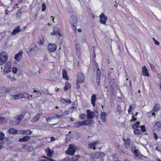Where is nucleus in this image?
Instances as JSON below:
<instances>
[{"label":"nucleus","instance_id":"obj_1","mask_svg":"<svg viewBox=\"0 0 161 161\" xmlns=\"http://www.w3.org/2000/svg\"><path fill=\"white\" fill-rule=\"evenodd\" d=\"M38 50L36 45L35 44H31L29 47V50L27 51V53L30 56H32L35 54Z\"/></svg>","mask_w":161,"mask_h":161},{"label":"nucleus","instance_id":"obj_2","mask_svg":"<svg viewBox=\"0 0 161 161\" xmlns=\"http://www.w3.org/2000/svg\"><path fill=\"white\" fill-rule=\"evenodd\" d=\"M8 60V56L6 52L3 51L0 53V65L5 64Z\"/></svg>","mask_w":161,"mask_h":161},{"label":"nucleus","instance_id":"obj_3","mask_svg":"<svg viewBox=\"0 0 161 161\" xmlns=\"http://www.w3.org/2000/svg\"><path fill=\"white\" fill-rule=\"evenodd\" d=\"M77 149V147L75 146L74 144H70L69 146V148L66 151V153L69 155H73L75 153L76 150Z\"/></svg>","mask_w":161,"mask_h":161},{"label":"nucleus","instance_id":"obj_4","mask_svg":"<svg viewBox=\"0 0 161 161\" xmlns=\"http://www.w3.org/2000/svg\"><path fill=\"white\" fill-rule=\"evenodd\" d=\"M30 95L26 93H19L17 94L12 95L14 99H19L22 98H29Z\"/></svg>","mask_w":161,"mask_h":161},{"label":"nucleus","instance_id":"obj_5","mask_svg":"<svg viewBox=\"0 0 161 161\" xmlns=\"http://www.w3.org/2000/svg\"><path fill=\"white\" fill-rule=\"evenodd\" d=\"M108 80L110 92L111 93V95H113L114 93V84H115L114 81V79L112 78L111 77H109L108 78Z\"/></svg>","mask_w":161,"mask_h":161},{"label":"nucleus","instance_id":"obj_6","mask_svg":"<svg viewBox=\"0 0 161 161\" xmlns=\"http://www.w3.org/2000/svg\"><path fill=\"white\" fill-rule=\"evenodd\" d=\"M69 22L71 25H72V26L76 30V27L77 22V18L74 15L71 16L69 19Z\"/></svg>","mask_w":161,"mask_h":161},{"label":"nucleus","instance_id":"obj_7","mask_svg":"<svg viewBox=\"0 0 161 161\" xmlns=\"http://www.w3.org/2000/svg\"><path fill=\"white\" fill-rule=\"evenodd\" d=\"M11 63L10 62H8L5 64L3 69L4 74H6L10 71V69L11 68Z\"/></svg>","mask_w":161,"mask_h":161},{"label":"nucleus","instance_id":"obj_8","mask_svg":"<svg viewBox=\"0 0 161 161\" xmlns=\"http://www.w3.org/2000/svg\"><path fill=\"white\" fill-rule=\"evenodd\" d=\"M84 81V74L81 72L79 73L77 75V79L76 81L82 83Z\"/></svg>","mask_w":161,"mask_h":161},{"label":"nucleus","instance_id":"obj_9","mask_svg":"<svg viewBox=\"0 0 161 161\" xmlns=\"http://www.w3.org/2000/svg\"><path fill=\"white\" fill-rule=\"evenodd\" d=\"M101 71L99 68L97 69L96 80L97 86H99L100 85Z\"/></svg>","mask_w":161,"mask_h":161},{"label":"nucleus","instance_id":"obj_10","mask_svg":"<svg viewBox=\"0 0 161 161\" xmlns=\"http://www.w3.org/2000/svg\"><path fill=\"white\" fill-rule=\"evenodd\" d=\"M47 48L49 52H53L56 49L57 45L54 44H49L48 45Z\"/></svg>","mask_w":161,"mask_h":161},{"label":"nucleus","instance_id":"obj_11","mask_svg":"<svg viewBox=\"0 0 161 161\" xmlns=\"http://www.w3.org/2000/svg\"><path fill=\"white\" fill-rule=\"evenodd\" d=\"M100 22L102 24H105L106 21L107 20V17L103 13H102L99 16Z\"/></svg>","mask_w":161,"mask_h":161},{"label":"nucleus","instance_id":"obj_12","mask_svg":"<svg viewBox=\"0 0 161 161\" xmlns=\"http://www.w3.org/2000/svg\"><path fill=\"white\" fill-rule=\"evenodd\" d=\"M105 154L101 152H96L93 155V158H98L103 157Z\"/></svg>","mask_w":161,"mask_h":161},{"label":"nucleus","instance_id":"obj_13","mask_svg":"<svg viewBox=\"0 0 161 161\" xmlns=\"http://www.w3.org/2000/svg\"><path fill=\"white\" fill-rule=\"evenodd\" d=\"M23 53V52L22 51H20L16 54L14 57L15 60L18 62L20 61L21 59Z\"/></svg>","mask_w":161,"mask_h":161},{"label":"nucleus","instance_id":"obj_14","mask_svg":"<svg viewBox=\"0 0 161 161\" xmlns=\"http://www.w3.org/2000/svg\"><path fill=\"white\" fill-rule=\"evenodd\" d=\"M142 75L145 76H149V75L148 73V70L145 66H143L142 67Z\"/></svg>","mask_w":161,"mask_h":161},{"label":"nucleus","instance_id":"obj_15","mask_svg":"<svg viewBox=\"0 0 161 161\" xmlns=\"http://www.w3.org/2000/svg\"><path fill=\"white\" fill-rule=\"evenodd\" d=\"M87 118L88 119H92L93 118L94 115V113L91 110L87 109Z\"/></svg>","mask_w":161,"mask_h":161},{"label":"nucleus","instance_id":"obj_16","mask_svg":"<svg viewBox=\"0 0 161 161\" xmlns=\"http://www.w3.org/2000/svg\"><path fill=\"white\" fill-rule=\"evenodd\" d=\"M97 143V141H93L90 143L88 145V148L95 150L96 149L95 147L96 146Z\"/></svg>","mask_w":161,"mask_h":161},{"label":"nucleus","instance_id":"obj_17","mask_svg":"<svg viewBox=\"0 0 161 161\" xmlns=\"http://www.w3.org/2000/svg\"><path fill=\"white\" fill-rule=\"evenodd\" d=\"M107 114L105 112H102L100 115V118L103 122H105L106 121Z\"/></svg>","mask_w":161,"mask_h":161},{"label":"nucleus","instance_id":"obj_18","mask_svg":"<svg viewBox=\"0 0 161 161\" xmlns=\"http://www.w3.org/2000/svg\"><path fill=\"white\" fill-rule=\"evenodd\" d=\"M26 114V111H22L21 114L16 116L18 119L19 121L20 122L23 119Z\"/></svg>","mask_w":161,"mask_h":161},{"label":"nucleus","instance_id":"obj_19","mask_svg":"<svg viewBox=\"0 0 161 161\" xmlns=\"http://www.w3.org/2000/svg\"><path fill=\"white\" fill-rule=\"evenodd\" d=\"M160 108L161 107L159 104L157 103L155 104L153 110L149 112V113H151L152 112H156L160 109Z\"/></svg>","mask_w":161,"mask_h":161},{"label":"nucleus","instance_id":"obj_20","mask_svg":"<svg viewBox=\"0 0 161 161\" xmlns=\"http://www.w3.org/2000/svg\"><path fill=\"white\" fill-rule=\"evenodd\" d=\"M96 100V95L95 94H93L91 97V102L94 107H95V101Z\"/></svg>","mask_w":161,"mask_h":161},{"label":"nucleus","instance_id":"obj_21","mask_svg":"<svg viewBox=\"0 0 161 161\" xmlns=\"http://www.w3.org/2000/svg\"><path fill=\"white\" fill-rule=\"evenodd\" d=\"M20 28V27L19 26L15 28L13 31L11 33V34L13 35H14L17 33L20 32L21 30Z\"/></svg>","mask_w":161,"mask_h":161},{"label":"nucleus","instance_id":"obj_22","mask_svg":"<svg viewBox=\"0 0 161 161\" xmlns=\"http://www.w3.org/2000/svg\"><path fill=\"white\" fill-rule=\"evenodd\" d=\"M31 139V137L29 136H25L23 137V138L19 139V141L20 142H25L28 141Z\"/></svg>","mask_w":161,"mask_h":161},{"label":"nucleus","instance_id":"obj_23","mask_svg":"<svg viewBox=\"0 0 161 161\" xmlns=\"http://www.w3.org/2000/svg\"><path fill=\"white\" fill-rule=\"evenodd\" d=\"M44 40L43 36H41L38 38L37 43L40 46H42L44 44Z\"/></svg>","mask_w":161,"mask_h":161},{"label":"nucleus","instance_id":"obj_24","mask_svg":"<svg viewBox=\"0 0 161 161\" xmlns=\"http://www.w3.org/2000/svg\"><path fill=\"white\" fill-rule=\"evenodd\" d=\"M13 121H11L10 122V124L12 125H17L19 124L20 123V121H19V120L17 117H14L13 119Z\"/></svg>","mask_w":161,"mask_h":161},{"label":"nucleus","instance_id":"obj_25","mask_svg":"<svg viewBox=\"0 0 161 161\" xmlns=\"http://www.w3.org/2000/svg\"><path fill=\"white\" fill-rule=\"evenodd\" d=\"M123 140L125 142V146L126 148H129L130 145V140L129 138L127 139L126 140L125 139H124Z\"/></svg>","mask_w":161,"mask_h":161},{"label":"nucleus","instance_id":"obj_26","mask_svg":"<svg viewBox=\"0 0 161 161\" xmlns=\"http://www.w3.org/2000/svg\"><path fill=\"white\" fill-rule=\"evenodd\" d=\"M62 75L63 78L66 80H68V77L67 75V72L65 69H63L62 70Z\"/></svg>","mask_w":161,"mask_h":161},{"label":"nucleus","instance_id":"obj_27","mask_svg":"<svg viewBox=\"0 0 161 161\" xmlns=\"http://www.w3.org/2000/svg\"><path fill=\"white\" fill-rule=\"evenodd\" d=\"M41 115V114L40 113L37 114L35 117L33 118L32 122H35L38 121L40 118Z\"/></svg>","mask_w":161,"mask_h":161},{"label":"nucleus","instance_id":"obj_28","mask_svg":"<svg viewBox=\"0 0 161 161\" xmlns=\"http://www.w3.org/2000/svg\"><path fill=\"white\" fill-rule=\"evenodd\" d=\"M46 151L47 153V157L49 158H51L53 154V152H52L49 148H48L47 150H46Z\"/></svg>","mask_w":161,"mask_h":161},{"label":"nucleus","instance_id":"obj_29","mask_svg":"<svg viewBox=\"0 0 161 161\" xmlns=\"http://www.w3.org/2000/svg\"><path fill=\"white\" fill-rule=\"evenodd\" d=\"M17 131L15 129L12 128L8 129L7 130V132L9 134H14L17 133Z\"/></svg>","mask_w":161,"mask_h":161},{"label":"nucleus","instance_id":"obj_30","mask_svg":"<svg viewBox=\"0 0 161 161\" xmlns=\"http://www.w3.org/2000/svg\"><path fill=\"white\" fill-rule=\"evenodd\" d=\"M5 134H4L1 132L0 131V142L1 143H4V138Z\"/></svg>","mask_w":161,"mask_h":161},{"label":"nucleus","instance_id":"obj_31","mask_svg":"<svg viewBox=\"0 0 161 161\" xmlns=\"http://www.w3.org/2000/svg\"><path fill=\"white\" fill-rule=\"evenodd\" d=\"M22 134L24 135H30L32 133V132L29 130H22Z\"/></svg>","mask_w":161,"mask_h":161},{"label":"nucleus","instance_id":"obj_32","mask_svg":"<svg viewBox=\"0 0 161 161\" xmlns=\"http://www.w3.org/2000/svg\"><path fill=\"white\" fill-rule=\"evenodd\" d=\"M161 127V124L160 122L159 121H157L155 123L153 127L155 129H158L159 128Z\"/></svg>","mask_w":161,"mask_h":161},{"label":"nucleus","instance_id":"obj_33","mask_svg":"<svg viewBox=\"0 0 161 161\" xmlns=\"http://www.w3.org/2000/svg\"><path fill=\"white\" fill-rule=\"evenodd\" d=\"M51 34L52 35H58L59 36H62L60 33V31H53V32H51Z\"/></svg>","mask_w":161,"mask_h":161},{"label":"nucleus","instance_id":"obj_34","mask_svg":"<svg viewBox=\"0 0 161 161\" xmlns=\"http://www.w3.org/2000/svg\"><path fill=\"white\" fill-rule=\"evenodd\" d=\"M6 119L2 117H0V124H4L7 123Z\"/></svg>","mask_w":161,"mask_h":161},{"label":"nucleus","instance_id":"obj_35","mask_svg":"<svg viewBox=\"0 0 161 161\" xmlns=\"http://www.w3.org/2000/svg\"><path fill=\"white\" fill-rule=\"evenodd\" d=\"M135 105H133V106H132L131 105H130L129 108L128 110L129 114H131L132 110H134L135 109Z\"/></svg>","mask_w":161,"mask_h":161},{"label":"nucleus","instance_id":"obj_36","mask_svg":"<svg viewBox=\"0 0 161 161\" xmlns=\"http://www.w3.org/2000/svg\"><path fill=\"white\" fill-rule=\"evenodd\" d=\"M80 157V156L79 155L74 156L71 158L70 161H77Z\"/></svg>","mask_w":161,"mask_h":161},{"label":"nucleus","instance_id":"obj_37","mask_svg":"<svg viewBox=\"0 0 161 161\" xmlns=\"http://www.w3.org/2000/svg\"><path fill=\"white\" fill-rule=\"evenodd\" d=\"M140 123L138 122H136L135 123L133 124L132 126V127L134 129H135L138 128L139 126Z\"/></svg>","mask_w":161,"mask_h":161},{"label":"nucleus","instance_id":"obj_38","mask_svg":"<svg viewBox=\"0 0 161 161\" xmlns=\"http://www.w3.org/2000/svg\"><path fill=\"white\" fill-rule=\"evenodd\" d=\"M76 127L79 128L81 126L83 125L82 121H78L74 123Z\"/></svg>","mask_w":161,"mask_h":161},{"label":"nucleus","instance_id":"obj_39","mask_svg":"<svg viewBox=\"0 0 161 161\" xmlns=\"http://www.w3.org/2000/svg\"><path fill=\"white\" fill-rule=\"evenodd\" d=\"M61 101L63 103V101H64L65 102L68 103H70L71 102L70 100L67 99L66 98H63L61 99Z\"/></svg>","mask_w":161,"mask_h":161},{"label":"nucleus","instance_id":"obj_40","mask_svg":"<svg viewBox=\"0 0 161 161\" xmlns=\"http://www.w3.org/2000/svg\"><path fill=\"white\" fill-rule=\"evenodd\" d=\"M82 123L83 125H88L91 123L90 121L88 119H86L82 121Z\"/></svg>","mask_w":161,"mask_h":161},{"label":"nucleus","instance_id":"obj_41","mask_svg":"<svg viewBox=\"0 0 161 161\" xmlns=\"http://www.w3.org/2000/svg\"><path fill=\"white\" fill-rule=\"evenodd\" d=\"M134 132L135 134H140L141 133L140 130L137 128L135 129Z\"/></svg>","mask_w":161,"mask_h":161},{"label":"nucleus","instance_id":"obj_42","mask_svg":"<svg viewBox=\"0 0 161 161\" xmlns=\"http://www.w3.org/2000/svg\"><path fill=\"white\" fill-rule=\"evenodd\" d=\"M27 7L25 6H22L19 10H18V11L20 13L24 12L26 9Z\"/></svg>","mask_w":161,"mask_h":161},{"label":"nucleus","instance_id":"obj_43","mask_svg":"<svg viewBox=\"0 0 161 161\" xmlns=\"http://www.w3.org/2000/svg\"><path fill=\"white\" fill-rule=\"evenodd\" d=\"M7 78L9 79L11 81H14L16 79L15 77L11 76L10 75H8Z\"/></svg>","mask_w":161,"mask_h":161},{"label":"nucleus","instance_id":"obj_44","mask_svg":"<svg viewBox=\"0 0 161 161\" xmlns=\"http://www.w3.org/2000/svg\"><path fill=\"white\" fill-rule=\"evenodd\" d=\"M80 118L81 119H84L86 118V115L85 114H81L79 115Z\"/></svg>","mask_w":161,"mask_h":161},{"label":"nucleus","instance_id":"obj_45","mask_svg":"<svg viewBox=\"0 0 161 161\" xmlns=\"http://www.w3.org/2000/svg\"><path fill=\"white\" fill-rule=\"evenodd\" d=\"M63 114H56L55 115L54 117H53L54 119H56L57 118H61L63 117Z\"/></svg>","mask_w":161,"mask_h":161},{"label":"nucleus","instance_id":"obj_46","mask_svg":"<svg viewBox=\"0 0 161 161\" xmlns=\"http://www.w3.org/2000/svg\"><path fill=\"white\" fill-rule=\"evenodd\" d=\"M46 9V5L44 3H43L42 4V12H44L45 11Z\"/></svg>","mask_w":161,"mask_h":161},{"label":"nucleus","instance_id":"obj_47","mask_svg":"<svg viewBox=\"0 0 161 161\" xmlns=\"http://www.w3.org/2000/svg\"><path fill=\"white\" fill-rule=\"evenodd\" d=\"M140 128L141 129V131L142 132H143L145 131V127L144 125H142L141 126Z\"/></svg>","mask_w":161,"mask_h":161},{"label":"nucleus","instance_id":"obj_48","mask_svg":"<svg viewBox=\"0 0 161 161\" xmlns=\"http://www.w3.org/2000/svg\"><path fill=\"white\" fill-rule=\"evenodd\" d=\"M17 71V69L16 67H13L12 68V72L14 74H16Z\"/></svg>","mask_w":161,"mask_h":161},{"label":"nucleus","instance_id":"obj_49","mask_svg":"<svg viewBox=\"0 0 161 161\" xmlns=\"http://www.w3.org/2000/svg\"><path fill=\"white\" fill-rule=\"evenodd\" d=\"M54 118L53 117H48V118L46 119V121L47 122H48L49 121H51L53 119H54Z\"/></svg>","mask_w":161,"mask_h":161},{"label":"nucleus","instance_id":"obj_50","mask_svg":"<svg viewBox=\"0 0 161 161\" xmlns=\"http://www.w3.org/2000/svg\"><path fill=\"white\" fill-rule=\"evenodd\" d=\"M69 88V86H67V83H66L64 87V90L65 91H67Z\"/></svg>","mask_w":161,"mask_h":161},{"label":"nucleus","instance_id":"obj_51","mask_svg":"<svg viewBox=\"0 0 161 161\" xmlns=\"http://www.w3.org/2000/svg\"><path fill=\"white\" fill-rule=\"evenodd\" d=\"M136 119H137L136 118H134V115H133L132 117V119L130 120V121L132 122H135Z\"/></svg>","mask_w":161,"mask_h":161},{"label":"nucleus","instance_id":"obj_52","mask_svg":"<svg viewBox=\"0 0 161 161\" xmlns=\"http://www.w3.org/2000/svg\"><path fill=\"white\" fill-rule=\"evenodd\" d=\"M78 46H79L78 45V44L76 45L75 47H76V53H79L80 52L79 49L77 48V47H78Z\"/></svg>","mask_w":161,"mask_h":161},{"label":"nucleus","instance_id":"obj_53","mask_svg":"<svg viewBox=\"0 0 161 161\" xmlns=\"http://www.w3.org/2000/svg\"><path fill=\"white\" fill-rule=\"evenodd\" d=\"M53 31H60V29L58 27H55L53 28Z\"/></svg>","mask_w":161,"mask_h":161},{"label":"nucleus","instance_id":"obj_54","mask_svg":"<svg viewBox=\"0 0 161 161\" xmlns=\"http://www.w3.org/2000/svg\"><path fill=\"white\" fill-rule=\"evenodd\" d=\"M134 153L135 156L136 157H138L139 156V155L138 153V150H135L134 152Z\"/></svg>","mask_w":161,"mask_h":161},{"label":"nucleus","instance_id":"obj_55","mask_svg":"<svg viewBox=\"0 0 161 161\" xmlns=\"http://www.w3.org/2000/svg\"><path fill=\"white\" fill-rule=\"evenodd\" d=\"M154 136V138L156 140H157L158 139V136L155 132H154L153 134Z\"/></svg>","mask_w":161,"mask_h":161},{"label":"nucleus","instance_id":"obj_56","mask_svg":"<svg viewBox=\"0 0 161 161\" xmlns=\"http://www.w3.org/2000/svg\"><path fill=\"white\" fill-rule=\"evenodd\" d=\"M80 83V82H78L76 81V87L78 89H79L80 88V86L79 85Z\"/></svg>","mask_w":161,"mask_h":161},{"label":"nucleus","instance_id":"obj_57","mask_svg":"<svg viewBox=\"0 0 161 161\" xmlns=\"http://www.w3.org/2000/svg\"><path fill=\"white\" fill-rule=\"evenodd\" d=\"M33 150V148L32 147L30 146L28 148V151L30 152H31Z\"/></svg>","mask_w":161,"mask_h":161},{"label":"nucleus","instance_id":"obj_58","mask_svg":"<svg viewBox=\"0 0 161 161\" xmlns=\"http://www.w3.org/2000/svg\"><path fill=\"white\" fill-rule=\"evenodd\" d=\"M70 160L71 158H70L69 157H67L64 159L65 161H70Z\"/></svg>","mask_w":161,"mask_h":161},{"label":"nucleus","instance_id":"obj_59","mask_svg":"<svg viewBox=\"0 0 161 161\" xmlns=\"http://www.w3.org/2000/svg\"><path fill=\"white\" fill-rule=\"evenodd\" d=\"M45 158H46L47 159H48V161H56L52 158H48L47 157H45Z\"/></svg>","mask_w":161,"mask_h":161},{"label":"nucleus","instance_id":"obj_60","mask_svg":"<svg viewBox=\"0 0 161 161\" xmlns=\"http://www.w3.org/2000/svg\"><path fill=\"white\" fill-rule=\"evenodd\" d=\"M4 144V143H1L0 142V149H2L3 148V145Z\"/></svg>","mask_w":161,"mask_h":161},{"label":"nucleus","instance_id":"obj_61","mask_svg":"<svg viewBox=\"0 0 161 161\" xmlns=\"http://www.w3.org/2000/svg\"><path fill=\"white\" fill-rule=\"evenodd\" d=\"M95 67L96 69H97L98 68H99L98 65L97 63H95Z\"/></svg>","mask_w":161,"mask_h":161},{"label":"nucleus","instance_id":"obj_62","mask_svg":"<svg viewBox=\"0 0 161 161\" xmlns=\"http://www.w3.org/2000/svg\"><path fill=\"white\" fill-rule=\"evenodd\" d=\"M154 42L155 44L157 45H158L160 44L159 42L156 40Z\"/></svg>","mask_w":161,"mask_h":161},{"label":"nucleus","instance_id":"obj_63","mask_svg":"<svg viewBox=\"0 0 161 161\" xmlns=\"http://www.w3.org/2000/svg\"><path fill=\"white\" fill-rule=\"evenodd\" d=\"M51 141H54L55 140V138L53 137H51Z\"/></svg>","mask_w":161,"mask_h":161},{"label":"nucleus","instance_id":"obj_64","mask_svg":"<svg viewBox=\"0 0 161 161\" xmlns=\"http://www.w3.org/2000/svg\"><path fill=\"white\" fill-rule=\"evenodd\" d=\"M70 121H71L72 122H73L74 121V119L73 118H70Z\"/></svg>","mask_w":161,"mask_h":161}]
</instances>
